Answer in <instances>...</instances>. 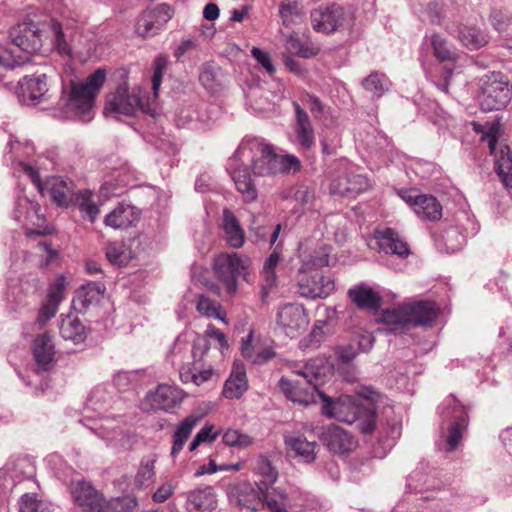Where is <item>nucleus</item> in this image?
Masks as SVG:
<instances>
[{
    "label": "nucleus",
    "mask_w": 512,
    "mask_h": 512,
    "mask_svg": "<svg viewBox=\"0 0 512 512\" xmlns=\"http://www.w3.org/2000/svg\"><path fill=\"white\" fill-rule=\"evenodd\" d=\"M14 48L19 53H37L42 50L45 40L52 38L57 51L61 55H70L71 50L64 38L62 26L58 21L39 25L33 21L22 22L10 31Z\"/></svg>",
    "instance_id": "f257e3e1"
},
{
    "label": "nucleus",
    "mask_w": 512,
    "mask_h": 512,
    "mask_svg": "<svg viewBox=\"0 0 512 512\" xmlns=\"http://www.w3.org/2000/svg\"><path fill=\"white\" fill-rule=\"evenodd\" d=\"M319 397L323 401L322 413L340 422L355 425L362 434L374 432L377 423L376 411L372 406H364L350 395H342L333 399L324 393Z\"/></svg>",
    "instance_id": "f03ea898"
},
{
    "label": "nucleus",
    "mask_w": 512,
    "mask_h": 512,
    "mask_svg": "<svg viewBox=\"0 0 512 512\" xmlns=\"http://www.w3.org/2000/svg\"><path fill=\"white\" fill-rule=\"evenodd\" d=\"M240 153L248 152L252 157V170L255 176H274L281 173H296L301 170V162L295 155H278L270 144L258 139L244 142Z\"/></svg>",
    "instance_id": "7ed1b4c3"
},
{
    "label": "nucleus",
    "mask_w": 512,
    "mask_h": 512,
    "mask_svg": "<svg viewBox=\"0 0 512 512\" xmlns=\"http://www.w3.org/2000/svg\"><path fill=\"white\" fill-rule=\"evenodd\" d=\"M439 309L434 302L417 301L401 305L394 309L384 310L380 321L391 326L394 333H403L411 327L431 326L437 319Z\"/></svg>",
    "instance_id": "20e7f679"
},
{
    "label": "nucleus",
    "mask_w": 512,
    "mask_h": 512,
    "mask_svg": "<svg viewBox=\"0 0 512 512\" xmlns=\"http://www.w3.org/2000/svg\"><path fill=\"white\" fill-rule=\"evenodd\" d=\"M251 265L250 257L234 252H222L213 259L214 274L230 296H234L238 290V277L247 280Z\"/></svg>",
    "instance_id": "39448f33"
},
{
    "label": "nucleus",
    "mask_w": 512,
    "mask_h": 512,
    "mask_svg": "<svg viewBox=\"0 0 512 512\" xmlns=\"http://www.w3.org/2000/svg\"><path fill=\"white\" fill-rule=\"evenodd\" d=\"M106 80V70L98 68L88 76L85 82H70V92L67 98L69 109L79 115H85L91 111L97 95L100 93Z\"/></svg>",
    "instance_id": "423d86ee"
},
{
    "label": "nucleus",
    "mask_w": 512,
    "mask_h": 512,
    "mask_svg": "<svg viewBox=\"0 0 512 512\" xmlns=\"http://www.w3.org/2000/svg\"><path fill=\"white\" fill-rule=\"evenodd\" d=\"M210 342L204 337H197L192 348L193 362L180 369V379L183 383H193L197 386L209 381L214 369L208 361Z\"/></svg>",
    "instance_id": "0eeeda50"
},
{
    "label": "nucleus",
    "mask_w": 512,
    "mask_h": 512,
    "mask_svg": "<svg viewBox=\"0 0 512 512\" xmlns=\"http://www.w3.org/2000/svg\"><path fill=\"white\" fill-rule=\"evenodd\" d=\"M479 103L484 111L500 110L511 100V86L501 72H491L481 79Z\"/></svg>",
    "instance_id": "6e6552de"
},
{
    "label": "nucleus",
    "mask_w": 512,
    "mask_h": 512,
    "mask_svg": "<svg viewBox=\"0 0 512 512\" xmlns=\"http://www.w3.org/2000/svg\"><path fill=\"white\" fill-rule=\"evenodd\" d=\"M294 374L299 378L282 377L280 379L279 386L282 392L294 403L303 406L315 403L316 395L319 396L321 392L318 391L316 384L312 382L310 371L306 368L304 371H295Z\"/></svg>",
    "instance_id": "1a4fd4ad"
},
{
    "label": "nucleus",
    "mask_w": 512,
    "mask_h": 512,
    "mask_svg": "<svg viewBox=\"0 0 512 512\" xmlns=\"http://www.w3.org/2000/svg\"><path fill=\"white\" fill-rule=\"evenodd\" d=\"M312 28L316 32L331 34L340 29L350 28L353 19L350 13L346 12L338 4H331L326 7H319L310 13Z\"/></svg>",
    "instance_id": "9d476101"
},
{
    "label": "nucleus",
    "mask_w": 512,
    "mask_h": 512,
    "mask_svg": "<svg viewBox=\"0 0 512 512\" xmlns=\"http://www.w3.org/2000/svg\"><path fill=\"white\" fill-rule=\"evenodd\" d=\"M105 110L126 116H134L138 111L147 113L150 108L139 93L129 91L127 82L118 85L115 92L106 99Z\"/></svg>",
    "instance_id": "9b49d317"
},
{
    "label": "nucleus",
    "mask_w": 512,
    "mask_h": 512,
    "mask_svg": "<svg viewBox=\"0 0 512 512\" xmlns=\"http://www.w3.org/2000/svg\"><path fill=\"white\" fill-rule=\"evenodd\" d=\"M276 323L285 335L296 338L306 331L309 318L303 305L287 303L279 308Z\"/></svg>",
    "instance_id": "f8f14e48"
},
{
    "label": "nucleus",
    "mask_w": 512,
    "mask_h": 512,
    "mask_svg": "<svg viewBox=\"0 0 512 512\" xmlns=\"http://www.w3.org/2000/svg\"><path fill=\"white\" fill-rule=\"evenodd\" d=\"M498 128L492 126L483 136L488 141L490 153L494 155L495 171L505 187L512 188V153L508 146L497 150Z\"/></svg>",
    "instance_id": "ddd939ff"
},
{
    "label": "nucleus",
    "mask_w": 512,
    "mask_h": 512,
    "mask_svg": "<svg viewBox=\"0 0 512 512\" xmlns=\"http://www.w3.org/2000/svg\"><path fill=\"white\" fill-rule=\"evenodd\" d=\"M173 13V9L167 4H160L153 9L145 10L137 20L136 33L143 38L158 34L172 18Z\"/></svg>",
    "instance_id": "4468645a"
},
{
    "label": "nucleus",
    "mask_w": 512,
    "mask_h": 512,
    "mask_svg": "<svg viewBox=\"0 0 512 512\" xmlns=\"http://www.w3.org/2000/svg\"><path fill=\"white\" fill-rule=\"evenodd\" d=\"M299 293L308 298H326L335 289L334 279L325 276L322 271L304 273L299 279Z\"/></svg>",
    "instance_id": "2eb2a0df"
},
{
    "label": "nucleus",
    "mask_w": 512,
    "mask_h": 512,
    "mask_svg": "<svg viewBox=\"0 0 512 512\" xmlns=\"http://www.w3.org/2000/svg\"><path fill=\"white\" fill-rule=\"evenodd\" d=\"M370 186L366 176L345 171L332 178L329 190L334 195L356 197L367 191Z\"/></svg>",
    "instance_id": "dca6fc26"
},
{
    "label": "nucleus",
    "mask_w": 512,
    "mask_h": 512,
    "mask_svg": "<svg viewBox=\"0 0 512 512\" xmlns=\"http://www.w3.org/2000/svg\"><path fill=\"white\" fill-rule=\"evenodd\" d=\"M185 393L182 389L174 385L160 384L155 391H150L146 396V401L154 410L170 412L180 406Z\"/></svg>",
    "instance_id": "f3484780"
},
{
    "label": "nucleus",
    "mask_w": 512,
    "mask_h": 512,
    "mask_svg": "<svg viewBox=\"0 0 512 512\" xmlns=\"http://www.w3.org/2000/svg\"><path fill=\"white\" fill-rule=\"evenodd\" d=\"M45 190L58 207L64 208L72 206L78 197V193L81 191L76 189V185L72 180L57 176L46 180Z\"/></svg>",
    "instance_id": "a211bd4d"
},
{
    "label": "nucleus",
    "mask_w": 512,
    "mask_h": 512,
    "mask_svg": "<svg viewBox=\"0 0 512 512\" xmlns=\"http://www.w3.org/2000/svg\"><path fill=\"white\" fill-rule=\"evenodd\" d=\"M370 247L386 254L390 253L401 258L410 254L408 244L403 241L392 228L376 230Z\"/></svg>",
    "instance_id": "6ab92c4d"
},
{
    "label": "nucleus",
    "mask_w": 512,
    "mask_h": 512,
    "mask_svg": "<svg viewBox=\"0 0 512 512\" xmlns=\"http://www.w3.org/2000/svg\"><path fill=\"white\" fill-rule=\"evenodd\" d=\"M321 440L334 453L345 454L356 449V438L337 425L326 427L321 433Z\"/></svg>",
    "instance_id": "aec40b11"
},
{
    "label": "nucleus",
    "mask_w": 512,
    "mask_h": 512,
    "mask_svg": "<svg viewBox=\"0 0 512 512\" xmlns=\"http://www.w3.org/2000/svg\"><path fill=\"white\" fill-rule=\"evenodd\" d=\"M230 495L242 508L251 511H258L264 508L263 489H259V485H255V483H237L231 487Z\"/></svg>",
    "instance_id": "412c9836"
},
{
    "label": "nucleus",
    "mask_w": 512,
    "mask_h": 512,
    "mask_svg": "<svg viewBox=\"0 0 512 512\" xmlns=\"http://www.w3.org/2000/svg\"><path fill=\"white\" fill-rule=\"evenodd\" d=\"M75 502L83 512H108L101 494L89 483L78 482L73 489Z\"/></svg>",
    "instance_id": "4be33fe9"
},
{
    "label": "nucleus",
    "mask_w": 512,
    "mask_h": 512,
    "mask_svg": "<svg viewBox=\"0 0 512 512\" xmlns=\"http://www.w3.org/2000/svg\"><path fill=\"white\" fill-rule=\"evenodd\" d=\"M295 109L294 133L296 144L303 150H310L315 145V131L307 112L297 103Z\"/></svg>",
    "instance_id": "5701e85b"
},
{
    "label": "nucleus",
    "mask_w": 512,
    "mask_h": 512,
    "mask_svg": "<svg viewBox=\"0 0 512 512\" xmlns=\"http://www.w3.org/2000/svg\"><path fill=\"white\" fill-rule=\"evenodd\" d=\"M217 506V496L211 486L196 488L186 495L188 512H212Z\"/></svg>",
    "instance_id": "b1692460"
},
{
    "label": "nucleus",
    "mask_w": 512,
    "mask_h": 512,
    "mask_svg": "<svg viewBox=\"0 0 512 512\" xmlns=\"http://www.w3.org/2000/svg\"><path fill=\"white\" fill-rule=\"evenodd\" d=\"M33 355L38 372H45L52 368L54 363V344L50 333L38 335L33 342Z\"/></svg>",
    "instance_id": "393cba45"
},
{
    "label": "nucleus",
    "mask_w": 512,
    "mask_h": 512,
    "mask_svg": "<svg viewBox=\"0 0 512 512\" xmlns=\"http://www.w3.org/2000/svg\"><path fill=\"white\" fill-rule=\"evenodd\" d=\"M140 219V211L131 205L120 204L106 215L104 223L113 229H127L135 226Z\"/></svg>",
    "instance_id": "a878e982"
},
{
    "label": "nucleus",
    "mask_w": 512,
    "mask_h": 512,
    "mask_svg": "<svg viewBox=\"0 0 512 512\" xmlns=\"http://www.w3.org/2000/svg\"><path fill=\"white\" fill-rule=\"evenodd\" d=\"M248 389L245 365L234 361L229 378L226 380L223 395L228 399H239Z\"/></svg>",
    "instance_id": "bb28decb"
},
{
    "label": "nucleus",
    "mask_w": 512,
    "mask_h": 512,
    "mask_svg": "<svg viewBox=\"0 0 512 512\" xmlns=\"http://www.w3.org/2000/svg\"><path fill=\"white\" fill-rule=\"evenodd\" d=\"M222 228L224 238L230 247L238 249L244 245L245 232L236 216L228 209H224L223 211Z\"/></svg>",
    "instance_id": "cd10ccee"
},
{
    "label": "nucleus",
    "mask_w": 512,
    "mask_h": 512,
    "mask_svg": "<svg viewBox=\"0 0 512 512\" xmlns=\"http://www.w3.org/2000/svg\"><path fill=\"white\" fill-rule=\"evenodd\" d=\"M351 301L360 309L377 310L381 305V297L367 285H359L348 291Z\"/></svg>",
    "instance_id": "c85d7f7f"
},
{
    "label": "nucleus",
    "mask_w": 512,
    "mask_h": 512,
    "mask_svg": "<svg viewBox=\"0 0 512 512\" xmlns=\"http://www.w3.org/2000/svg\"><path fill=\"white\" fill-rule=\"evenodd\" d=\"M253 473L258 478L255 485H259V489H270L278 478V471L265 456H260L255 461Z\"/></svg>",
    "instance_id": "c756f323"
},
{
    "label": "nucleus",
    "mask_w": 512,
    "mask_h": 512,
    "mask_svg": "<svg viewBox=\"0 0 512 512\" xmlns=\"http://www.w3.org/2000/svg\"><path fill=\"white\" fill-rule=\"evenodd\" d=\"M459 42L469 50H477L484 47L488 41V35L476 26H461L456 35Z\"/></svg>",
    "instance_id": "7c9ffc66"
},
{
    "label": "nucleus",
    "mask_w": 512,
    "mask_h": 512,
    "mask_svg": "<svg viewBox=\"0 0 512 512\" xmlns=\"http://www.w3.org/2000/svg\"><path fill=\"white\" fill-rule=\"evenodd\" d=\"M231 176L236 189L242 194L243 200L247 203L254 202L258 194L248 168L243 167L235 169Z\"/></svg>",
    "instance_id": "2f4dec72"
},
{
    "label": "nucleus",
    "mask_w": 512,
    "mask_h": 512,
    "mask_svg": "<svg viewBox=\"0 0 512 512\" xmlns=\"http://www.w3.org/2000/svg\"><path fill=\"white\" fill-rule=\"evenodd\" d=\"M29 61V57L15 48L0 45V80L8 73Z\"/></svg>",
    "instance_id": "473e14b6"
},
{
    "label": "nucleus",
    "mask_w": 512,
    "mask_h": 512,
    "mask_svg": "<svg viewBox=\"0 0 512 512\" xmlns=\"http://www.w3.org/2000/svg\"><path fill=\"white\" fill-rule=\"evenodd\" d=\"M21 89L24 94H28L29 98L33 101L42 100L48 92V81L45 73L25 76L20 81Z\"/></svg>",
    "instance_id": "72a5a7b5"
},
{
    "label": "nucleus",
    "mask_w": 512,
    "mask_h": 512,
    "mask_svg": "<svg viewBox=\"0 0 512 512\" xmlns=\"http://www.w3.org/2000/svg\"><path fill=\"white\" fill-rule=\"evenodd\" d=\"M61 336L74 343H80L86 338V329L81 321L71 315L61 317L59 326Z\"/></svg>",
    "instance_id": "f704fd0d"
},
{
    "label": "nucleus",
    "mask_w": 512,
    "mask_h": 512,
    "mask_svg": "<svg viewBox=\"0 0 512 512\" xmlns=\"http://www.w3.org/2000/svg\"><path fill=\"white\" fill-rule=\"evenodd\" d=\"M415 213L422 219L438 221L442 217V206L434 196L424 194L418 198Z\"/></svg>",
    "instance_id": "c9c22d12"
},
{
    "label": "nucleus",
    "mask_w": 512,
    "mask_h": 512,
    "mask_svg": "<svg viewBox=\"0 0 512 512\" xmlns=\"http://www.w3.org/2000/svg\"><path fill=\"white\" fill-rule=\"evenodd\" d=\"M199 421V417L191 414L187 416L178 426L173 436V445L171 449V455L176 457L179 452L183 449L187 439L191 435L193 428Z\"/></svg>",
    "instance_id": "e433bc0d"
},
{
    "label": "nucleus",
    "mask_w": 512,
    "mask_h": 512,
    "mask_svg": "<svg viewBox=\"0 0 512 512\" xmlns=\"http://www.w3.org/2000/svg\"><path fill=\"white\" fill-rule=\"evenodd\" d=\"M429 41L433 55L438 61H455L457 59V52L454 46L439 33H433L429 37Z\"/></svg>",
    "instance_id": "4c0bfd02"
},
{
    "label": "nucleus",
    "mask_w": 512,
    "mask_h": 512,
    "mask_svg": "<svg viewBox=\"0 0 512 512\" xmlns=\"http://www.w3.org/2000/svg\"><path fill=\"white\" fill-rule=\"evenodd\" d=\"M286 445L299 457H301L305 462H311L315 459V448L317 446L316 442L308 441L301 435L296 436H286L285 437Z\"/></svg>",
    "instance_id": "58836bf2"
},
{
    "label": "nucleus",
    "mask_w": 512,
    "mask_h": 512,
    "mask_svg": "<svg viewBox=\"0 0 512 512\" xmlns=\"http://www.w3.org/2000/svg\"><path fill=\"white\" fill-rule=\"evenodd\" d=\"M252 339L253 331H250L247 337L242 339L241 353L243 357L255 364H264L275 356V352L269 347L263 348L261 351H256L255 347L252 345Z\"/></svg>",
    "instance_id": "ea45409f"
},
{
    "label": "nucleus",
    "mask_w": 512,
    "mask_h": 512,
    "mask_svg": "<svg viewBox=\"0 0 512 512\" xmlns=\"http://www.w3.org/2000/svg\"><path fill=\"white\" fill-rule=\"evenodd\" d=\"M106 287L101 282H89L81 286L76 292V300L81 303L83 308L98 301L104 294Z\"/></svg>",
    "instance_id": "a19ab883"
},
{
    "label": "nucleus",
    "mask_w": 512,
    "mask_h": 512,
    "mask_svg": "<svg viewBox=\"0 0 512 512\" xmlns=\"http://www.w3.org/2000/svg\"><path fill=\"white\" fill-rule=\"evenodd\" d=\"M93 194L88 189H83L78 193L74 204L82 213L83 218H87L91 223H94L100 210L95 202L92 201Z\"/></svg>",
    "instance_id": "79ce46f5"
},
{
    "label": "nucleus",
    "mask_w": 512,
    "mask_h": 512,
    "mask_svg": "<svg viewBox=\"0 0 512 512\" xmlns=\"http://www.w3.org/2000/svg\"><path fill=\"white\" fill-rule=\"evenodd\" d=\"M263 503L271 512H287L288 497L282 489H265L263 490Z\"/></svg>",
    "instance_id": "37998d69"
},
{
    "label": "nucleus",
    "mask_w": 512,
    "mask_h": 512,
    "mask_svg": "<svg viewBox=\"0 0 512 512\" xmlns=\"http://www.w3.org/2000/svg\"><path fill=\"white\" fill-rule=\"evenodd\" d=\"M106 257L108 261L117 266H126L133 258L130 248L121 242H111L106 248Z\"/></svg>",
    "instance_id": "c03bdc74"
},
{
    "label": "nucleus",
    "mask_w": 512,
    "mask_h": 512,
    "mask_svg": "<svg viewBox=\"0 0 512 512\" xmlns=\"http://www.w3.org/2000/svg\"><path fill=\"white\" fill-rule=\"evenodd\" d=\"M362 86L377 97H381L389 90L390 80L385 74L374 71L363 79Z\"/></svg>",
    "instance_id": "a18cd8bd"
},
{
    "label": "nucleus",
    "mask_w": 512,
    "mask_h": 512,
    "mask_svg": "<svg viewBox=\"0 0 512 512\" xmlns=\"http://www.w3.org/2000/svg\"><path fill=\"white\" fill-rule=\"evenodd\" d=\"M222 69L216 65H203L199 81L209 91H216L222 85Z\"/></svg>",
    "instance_id": "49530a36"
},
{
    "label": "nucleus",
    "mask_w": 512,
    "mask_h": 512,
    "mask_svg": "<svg viewBox=\"0 0 512 512\" xmlns=\"http://www.w3.org/2000/svg\"><path fill=\"white\" fill-rule=\"evenodd\" d=\"M155 462L156 460L150 457L142 459L134 479L136 487L144 488L153 483L155 477Z\"/></svg>",
    "instance_id": "de8ad7c7"
},
{
    "label": "nucleus",
    "mask_w": 512,
    "mask_h": 512,
    "mask_svg": "<svg viewBox=\"0 0 512 512\" xmlns=\"http://www.w3.org/2000/svg\"><path fill=\"white\" fill-rule=\"evenodd\" d=\"M20 512H52L50 504L39 499L36 494L26 493L19 500Z\"/></svg>",
    "instance_id": "09e8293b"
},
{
    "label": "nucleus",
    "mask_w": 512,
    "mask_h": 512,
    "mask_svg": "<svg viewBox=\"0 0 512 512\" xmlns=\"http://www.w3.org/2000/svg\"><path fill=\"white\" fill-rule=\"evenodd\" d=\"M279 262L280 253L277 251V249H275L266 259L262 270V275L265 279V289H271L276 285L277 276L275 273V268L278 266Z\"/></svg>",
    "instance_id": "8fccbe9b"
},
{
    "label": "nucleus",
    "mask_w": 512,
    "mask_h": 512,
    "mask_svg": "<svg viewBox=\"0 0 512 512\" xmlns=\"http://www.w3.org/2000/svg\"><path fill=\"white\" fill-rule=\"evenodd\" d=\"M286 48L290 53L296 54L302 58H311L317 55L319 52L316 48L305 46L295 35L289 36L287 39Z\"/></svg>",
    "instance_id": "3c124183"
},
{
    "label": "nucleus",
    "mask_w": 512,
    "mask_h": 512,
    "mask_svg": "<svg viewBox=\"0 0 512 512\" xmlns=\"http://www.w3.org/2000/svg\"><path fill=\"white\" fill-rule=\"evenodd\" d=\"M224 444L232 447L246 448L252 445L253 439L238 430L229 429L223 434Z\"/></svg>",
    "instance_id": "603ef678"
},
{
    "label": "nucleus",
    "mask_w": 512,
    "mask_h": 512,
    "mask_svg": "<svg viewBox=\"0 0 512 512\" xmlns=\"http://www.w3.org/2000/svg\"><path fill=\"white\" fill-rule=\"evenodd\" d=\"M196 309L206 317L220 318V304L204 295L199 296Z\"/></svg>",
    "instance_id": "864d4df0"
},
{
    "label": "nucleus",
    "mask_w": 512,
    "mask_h": 512,
    "mask_svg": "<svg viewBox=\"0 0 512 512\" xmlns=\"http://www.w3.org/2000/svg\"><path fill=\"white\" fill-rule=\"evenodd\" d=\"M109 507L114 512H134L138 507V501L134 496L125 495L111 499Z\"/></svg>",
    "instance_id": "5fc2aeb1"
},
{
    "label": "nucleus",
    "mask_w": 512,
    "mask_h": 512,
    "mask_svg": "<svg viewBox=\"0 0 512 512\" xmlns=\"http://www.w3.org/2000/svg\"><path fill=\"white\" fill-rule=\"evenodd\" d=\"M166 68L167 58L163 55L156 57L154 60V72L152 76V90L155 98L158 96V91Z\"/></svg>",
    "instance_id": "6e6d98bb"
},
{
    "label": "nucleus",
    "mask_w": 512,
    "mask_h": 512,
    "mask_svg": "<svg viewBox=\"0 0 512 512\" xmlns=\"http://www.w3.org/2000/svg\"><path fill=\"white\" fill-rule=\"evenodd\" d=\"M66 287V279L64 276H58L54 282L49 286L47 299L51 303L59 305L64 297Z\"/></svg>",
    "instance_id": "4d7b16f0"
},
{
    "label": "nucleus",
    "mask_w": 512,
    "mask_h": 512,
    "mask_svg": "<svg viewBox=\"0 0 512 512\" xmlns=\"http://www.w3.org/2000/svg\"><path fill=\"white\" fill-rule=\"evenodd\" d=\"M331 246L322 245L313 252L310 262L315 267H325L329 265Z\"/></svg>",
    "instance_id": "13d9d810"
},
{
    "label": "nucleus",
    "mask_w": 512,
    "mask_h": 512,
    "mask_svg": "<svg viewBox=\"0 0 512 512\" xmlns=\"http://www.w3.org/2000/svg\"><path fill=\"white\" fill-rule=\"evenodd\" d=\"M212 429H213L212 426H206V427L202 428L196 434L193 441L190 443L189 450L195 451L201 443L214 441L217 438L218 433L211 434Z\"/></svg>",
    "instance_id": "bf43d9fd"
},
{
    "label": "nucleus",
    "mask_w": 512,
    "mask_h": 512,
    "mask_svg": "<svg viewBox=\"0 0 512 512\" xmlns=\"http://www.w3.org/2000/svg\"><path fill=\"white\" fill-rule=\"evenodd\" d=\"M251 54L257 60V62L260 63L270 75L275 73L276 69H275L274 65L272 64L271 57H270L269 53L261 50L260 48L253 47L251 50Z\"/></svg>",
    "instance_id": "052dcab7"
},
{
    "label": "nucleus",
    "mask_w": 512,
    "mask_h": 512,
    "mask_svg": "<svg viewBox=\"0 0 512 512\" xmlns=\"http://www.w3.org/2000/svg\"><path fill=\"white\" fill-rule=\"evenodd\" d=\"M175 490V485L168 481L163 483L161 486L158 487V489L154 492L152 495V500L155 503H163L165 502L169 497L172 496Z\"/></svg>",
    "instance_id": "680f3d73"
},
{
    "label": "nucleus",
    "mask_w": 512,
    "mask_h": 512,
    "mask_svg": "<svg viewBox=\"0 0 512 512\" xmlns=\"http://www.w3.org/2000/svg\"><path fill=\"white\" fill-rule=\"evenodd\" d=\"M304 102L308 106L315 119H320L323 116L324 105L318 97L312 94H307L305 96Z\"/></svg>",
    "instance_id": "e2e57ef3"
},
{
    "label": "nucleus",
    "mask_w": 512,
    "mask_h": 512,
    "mask_svg": "<svg viewBox=\"0 0 512 512\" xmlns=\"http://www.w3.org/2000/svg\"><path fill=\"white\" fill-rule=\"evenodd\" d=\"M58 306L59 305L57 304L45 301L39 310L37 318L38 322L41 324H45L47 321L53 318L58 311Z\"/></svg>",
    "instance_id": "0e129e2a"
},
{
    "label": "nucleus",
    "mask_w": 512,
    "mask_h": 512,
    "mask_svg": "<svg viewBox=\"0 0 512 512\" xmlns=\"http://www.w3.org/2000/svg\"><path fill=\"white\" fill-rule=\"evenodd\" d=\"M208 340V338L215 339L221 350L228 348V342L226 335L218 328H216L214 325H208L207 329L205 331V336H203Z\"/></svg>",
    "instance_id": "69168bd1"
},
{
    "label": "nucleus",
    "mask_w": 512,
    "mask_h": 512,
    "mask_svg": "<svg viewBox=\"0 0 512 512\" xmlns=\"http://www.w3.org/2000/svg\"><path fill=\"white\" fill-rule=\"evenodd\" d=\"M462 438V426L460 423L455 422L452 424L449 434L447 437V443L450 447V450H455L460 443Z\"/></svg>",
    "instance_id": "338daca9"
},
{
    "label": "nucleus",
    "mask_w": 512,
    "mask_h": 512,
    "mask_svg": "<svg viewBox=\"0 0 512 512\" xmlns=\"http://www.w3.org/2000/svg\"><path fill=\"white\" fill-rule=\"evenodd\" d=\"M294 198L301 206H305L313 200L314 191L309 187L301 186L295 191Z\"/></svg>",
    "instance_id": "774afa93"
}]
</instances>
